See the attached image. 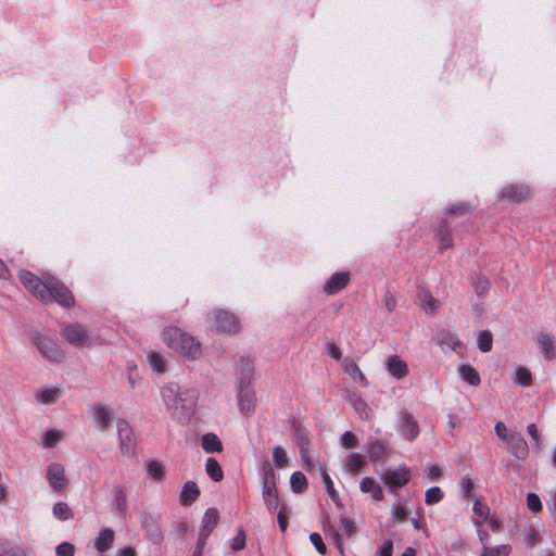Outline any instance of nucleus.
Wrapping results in <instances>:
<instances>
[{
  "label": "nucleus",
  "instance_id": "36",
  "mask_svg": "<svg viewBox=\"0 0 556 556\" xmlns=\"http://www.w3.org/2000/svg\"><path fill=\"white\" fill-rule=\"evenodd\" d=\"M477 343L481 352H490L493 344L492 333L489 330L479 331L477 336Z\"/></svg>",
  "mask_w": 556,
  "mask_h": 556
},
{
  "label": "nucleus",
  "instance_id": "38",
  "mask_svg": "<svg viewBox=\"0 0 556 556\" xmlns=\"http://www.w3.org/2000/svg\"><path fill=\"white\" fill-rule=\"evenodd\" d=\"M532 376L531 372L522 366L516 368L514 382L523 387L531 384Z\"/></svg>",
  "mask_w": 556,
  "mask_h": 556
},
{
  "label": "nucleus",
  "instance_id": "52",
  "mask_svg": "<svg viewBox=\"0 0 556 556\" xmlns=\"http://www.w3.org/2000/svg\"><path fill=\"white\" fill-rule=\"evenodd\" d=\"M309 540L312 544L316 547L317 552L321 555H325L327 553V547L323 542L321 536L318 533H312L309 535Z\"/></svg>",
  "mask_w": 556,
  "mask_h": 556
},
{
  "label": "nucleus",
  "instance_id": "13",
  "mask_svg": "<svg viewBox=\"0 0 556 556\" xmlns=\"http://www.w3.org/2000/svg\"><path fill=\"white\" fill-rule=\"evenodd\" d=\"M410 471L406 467H400L395 470H387L381 479L386 485L391 488H401L409 481Z\"/></svg>",
  "mask_w": 556,
  "mask_h": 556
},
{
  "label": "nucleus",
  "instance_id": "11",
  "mask_svg": "<svg viewBox=\"0 0 556 556\" xmlns=\"http://www.w3.org/2000/svg\"><path fill=\"white\" fill-rule=\"evenodd\" d=\"M218 523V511L215 508H208L203 518H202V526L199 532V542L198 546L199 548H202L210 536V534L213 532L215 527Z\"/></svg>",
  "mask_w": 556,
  "mask_h": 556
},
{
  "label": "nucleus",
  "instance_id": "22",
  "mask_svg": "<svg viewBox=\"0 0 556 556\" xmlns=\"http://www.w3.org/2000/svg\"><path fill=\"white\" fill-rule=\"evenodd\" d=\"M421 308L427 314H433L439 308V301L426 289H419L417 294Z\"/></svg>",
  "mask_w": 556,
  "mask_h": 556
},
{
  "label": "nucleus",
  "instance_id": "1",
  "mask_svg": "<svg viewBox=\"0 0 556 556\" xmlns=\"http://www.w3.org/2000/svg\"><path fill=\"white\" fill-rule=\"evenodd\" d=\"M161 395L173 419L185 424L194 415L199 399L195 388L169 382L162 388Z\"/></svg>",
  "mask_w": 556,
  "mask_h": 556
},
{
  "label": "nucleus",
  "instance_id": "9",
  "mask_svg": "<svg viewBox=\"0 0 556 556\" xmlns=\"http://www.w3.org/2000/svg\"><path fill=\"white\" fill-rule=\"evenodd\" d=\"M62 334L68 343L76 346H85L91 343V336L84 327L79 324H71L64 327Z\"/></svg>",
  "mask_w": 556,
  "mask_h": 556
},
{
  "label": "nucleus",
  "instance_id": "26",
  "mask_svg": "<svg viewBox=\"0 0 556 556\" xmlns=\"http://www.w3.org/2000/svg\"><path fill=\"white\" fill-rule=\"evenodd\" d=\"M114 542V531L112 529H103L96 539L94 547L99 553L110 549Z\"/></svg>",
  "mask_w": 556,
  "mask_h": 556
},
{
  "label": "nucleus",
  "instance_id": "24",
  "mask_svg": "<svg viewBox=\"0 0 556 556\" xmlns=\"http://www.w3.org/2000/svg\"><path fill=\"white\" fill-rule=\"evenodd\" d=\"M61 394L62 391L59 388H43L36 391L35 399L41 404L49 405L54 404Z\"/></svg>",
  "mask_w": 556,
  "mask_h": 556
},
{
  "label": "nucleus",
  "instance_id": "42",
  "mask_svg": "<svg viewBox=\"0 0 556 556\" xmlns=\"http://www.w3.org/2000/svg\"><path fill=\"white\" fill-rule=\"evenodd\" d=\"M443 498V492L439 486H432L425 493V503L427 505H433L439 503Z\"/></svg>",
  "mask_w": 556,
  "mask_h": 556
},
{
  "label": "nucleus",
  "instance_id": "2",
  "mask_svg": "<svg viewBox=\"0 0 556 556\" xmlns=\"http://www.w3.org/2000/svg\"><path fill=\"white\" fill-rule=\"evenodd\" d=\"M20 279L24 287L43 302L55 301L63 306L74 304L71 291L53 277H47L45 281L27 270L20 271Z\"/></svg>",
  "mask_w": 556,
  "mask_h": 556
},
{
  "label": "nucleus",
  "instance_id": "18",
  "mask_svg": "<svg viewBox=\"0 0 556 556\" xmlns=\"http://www.w3.org/2000/svg\"><path fill=\"white\" fill-rule=\"evenodd\" d=\"M435 342L443 349L456 351L462 348L460 340L451 331L442 329L435 336Z\"/></svg>",
  "mask_w": 556,
  "mask_h": 556
},
{
  "label": "nucleus",
  "instance_id": "63",
  "mask_svg": "<svg viewBox=\"0 0 556 556\" xmlns=\"http://www.w3.org/2000/svg\"><path fill=\"white\" fill-rule=\"evenodd\" d=\"M379 556H392V542L388 541L383 544L379 552Z\"/></svg>",
  "mask_w": 556,
  "mask_h": 556
},
{
  "label": "nucleus",
  "instance_id": "47",
  "mask_svg": "<svg viewBox=\"0 0 556 556\" xmlns=\"http://www.w3.org/2000/svg\"><path fill=\"white\" fill-rule=\"evenodd\" d=\"M340 443L345 448H353L357 446L358 440L353 432L345 431L340 438Z\"/></svg>",
  "mask_w": 556,
  "mask_h": 556
},
{
  "label": "nucleus",
  "instance_id": "45",
  "mask_svg": "<svg viewBox=\"0 0 556 556\" xmlns=\"http://www.w3.org/2000/svg\"><path fill=\"white\" fill-rule=\"evenodd\" d=\"M147 471L154 480H161L164 477L163 466L156 460H151L147 464Z\"/></svg>",
  "mask_w": 556,
  "mask_h": 556
},
{
  "label": "nucleus",
  "instance_id": "43",
  "mask_svg": "<svg viewBox=\"0 0 556 556\" xmlns=\"http://www.w3.org/2000/svg\"><path fill=\"white\" fill-rule=\"evenodd\" d=\"M142 527L146 528L147 532L151 538L160 539L161 533L156 526V522L152 516H144L142 519Z\"/></svg>",
  "mask_w": 556,
  "mask_h": 556
},
{
  "label": "nucleus",
  "instance_id": "23",
  "mask_svg": "<svg viewBox=\"0 0 556 556\" xmlns=\"http://www.w3.org/2000/svg\"><path fill=\"white\" fill-rule=\"evenodd\" d=\"M200 495V490L198 485L193 481H188L184 484L181 492H180V503L184 506H189L193 502L197 501V498Z\"/></svg>",
  "mask_w": 556,
  "mask_h": 556
},
{
  "label": "nucleus",
  "instance_id": "57",
  "mask_svg": "<svg viewBox=\"0 0 556 556\" xmlns=\"http://www.w3.org/2000/svg\"><path fill=\"white\" fill-rule=\"evenodd\" d=\"M473 511L477 516H479L482 520H486L489 508L482 505L478 500H475L473 503Z\"/></svg>",
  "mask_w": 556,
  "mask_h": 556
},
{
  "label": "nucleus",
  "instance_id": "34",
  "mask_svg": "<svg viewBox=\"0 0 556 556\" xmlns=\"http://www.w3.org/2000/svg\"><path fill=\"white\" fill-rule=\"evenodd\" d=\"M365 464L364 456L359 453L351 454L345 464V469L351 473H356Z\"/></svg>",
  "mask_w": 556,
  "mask_h": 556
},
{
  "label": "nucleus",
  "instance_id": "7",
  "mask_svg": "<svg viewBox=\"0 0 556 556\" xmlns=\"http://www.w3.org/2000/svg\"><path fill=\"white\" fill-rule=\"evenodd\" d=\"M46 478L53 492L60 493L64 491L68 484L65 468L60 463H51L47 467Z\"/></svg>",
  "mask_w": 556,
  "mask_h": 556
},
{
  "label": "nucleus",
  "instance_id": "46",
  "mask_svg": "<svg viewBox=\"0 0 556 556\" xmlns=\"http://www.w3.org/2000/svg\"><path fill=\"white\" fill-rule=\"evenodd\" d=\"M527 432L531 437L533 448L540 451L542 445V439L539 434V430L535 424H530L527 427Z\"/></svg>",
  "mask_w": 556,
  "mask_h": 556
},
{
  "label": "nucleus",
  "instance_id": "17",
  "mask_svg": "<svg viewBox=\"0 0 556 556\" xmlns=\"http://www.w3.org/2000/svg\"><path fill=\"white\" fill-rule=\"evenodd\" d=\"M502 198L514 201L521 202L530 195V189L528 186L523 185H511L502 190Z\"/></svg>",
  "mask_w": 556,
  "mask_h": 556
},
{
  "label": "nucleus",
  "instance_id": "55",
  "mask_svg": "<svg viewBox=\"0 0 556 556\" xmlns=\"http://www.w3.org/2000/svg\"><path fill=\"white\" fill-rule=\"evenodd\" d=\"M288 509L286 506H281L279 511H278V523H279V528L282 532L286 531L287 527H288Z\"/></svg>",
  "mask_w": 556,
  "mask_h": 556
},
{
  "label": "nucleus",
  "instance_id": "44",
  "mask_svg": "<svg viewBox=\"0 0 556 556\" xmlns=\"http://www.w3.org/2000/svg\"><path fill=\"white\" fill-rule=\"evenodd\" d=\"M273 460L276 467L283 468L288 464V456L286 451L281 446H275L273 448Z\"/></svg>",
  "mask_w": 556,
  "mask_h": 556
},
{
  "label": "nucleus",
  "instance_id": "64",
  "mask_svg": "<svg viewBox=\"0 0 556 556\" xmlns=\"http://www.w3.org/2000/svg\"><path fill=\"white\" fill-rule=\"evenodd\" d=\"M137 553L132 547H123L117 551L116 556H136Z\"/></svg>",
  "mask_w": 556,
  "mask_h": 556
},
{
  "label": "nucleus",
  "instance_id": "20",
  "mask_svg": "<svg viewBox=\"0 0 556 556\" xmlns=\"http://www.w3.org/2000/svg\"><path fill=\"white\" fill-rule=\"evenodd\" d=\"M387 370L394 378L401 379L407 375L408 367L406 362H404L397 355H392L387 359Z\"/></svg>",
  "mask_w": 556,
  "mask_h": 556
},
{
  "label": "nucleus",
  "instance_id": "19",
  "mask_svg": "<svg viewBox=\"0 0 556 556\" xmlns=\"http://www.w3.org/2000/svg\"><path fill=\"white\" fill-rule=\"evenodd\" d=\"M511 454L518 459H523L528 455V445L526 440L519 433H510L507 442Z\"/></svg>",
  "mask_w": 556,
  "mask_h": 556
},
{
  "label": "nucleus",
  "instance_id": "28",
  "mask_svg": "<svg viewBox=\"0 0 556 556\" xmlns=\"http://www.w3.org/2000/svg\"><path fill=\"white\" fill-rule=\"evenodd\" d=\"M201 445L206 453H220L223 444L218 437L214 433H205L202 435Z\"/></svg>",
  "mask_w": 556,
  "mask_h": 556
},
{
  "label": "nucleus",
  "instance_id": "25",
  "mask_svg": "<svg viewBox=\"0 0 556 556\" xmlns=\"http://www.w3.org/2000/svg\"><path fill=\"white\" fill-rule=\"evenodd\" d=\"M359 489L364 493H371V496L375 501L383 500V491L372 478H363L359 483Z\"/></svg>",
  "mask_w": 556,
  "mask_h": 556
},
{
  "label": "nucleus",
  "instance_id": "32",
  "mask_svg": "<svg viewBox=\"0 0 556 556\" xmlns=\"http://www.w3.org/2000/svg\"><path fill=\"white\" fill-rule=\"evenodd\" d=\"M205 470H206V473L210 476V478L215 482L220 481L224 477L220 465L213 457L207 458L206 465H205Z\"/></svg>",
  "mask_w": 556,
  "mask_h": 556
},
{
  "label": "nucleus",
  "instance_id": "5",
  "mask_svg": "<svg viewBox=\"0 0 556 556\" xmlns=\"http://www.w3.org/2000/svg\"><path fill=\"white\" fill-rule=\"evenodd\" d=\"M262 497L269 513H275L279 507V496L276 486L274 470L268 466L264 470L262 482Z\"/></svg>",
  "mask_w": 556,
  "mask_h": 556
},
{
  "label": "nucleus",
  "instance_id": "40",
  "mask_svg": "<svg viewBox=\"0 0 556 556\" xmlns=\"http://www.w3.org/2000/svg\"><path fill=\"white\" fill-rule=\"evenodd\" d=\"M148 359L153 371L157 374H163L165 371L166 366L163 356L155 352H151L148 355Z\"/></svg>",
  "mask_w": 556,
  "mask_h": 556
},
{
  "label": "nucleus",
  "instance_id": "4",
  "mask_svg": "<svg viewBox=\"0 0 556 556\" xmlns=\"http://www.w3.org/2000/svg\"><path fill=\"white\" fill-rule=\"evenodd\" d=\"M213 329L220 333L237 334L240 331L238 317L224 309H214L208 317Z\"/></svg>",
  "mask_w": 556,
  "mask_h": 556
},
{
  "label": "nucleus",
  "instance_id": "35",
  "mask_svg": "<svg viewBox=\"0 0 556 556\" xmlns=\"http://www.w3.org/2000/svg\"><path fill=\"white\" fill-rule=\"evenodd\" d=\"M290 485L293 492H303L307 486L306 477L301 471L293 472L290 478Z\"/></svg>",
  "mask_w": 556,
  "mask_h": 556
},
{
  "label": "nucleus",
  "instance_id": "39",
  "mask_svg": "<svg viewBox=\"0 0 556 556\" xmlns=\"http://www.w3.org/2000/svg\"><path fill=\"white\" fill-rule=\"evenodd\" d=\"M63 438V433L59 430L51 429L43 435L42 444L43 447L50 448L55 446Z\"/></svg>",
  "mask_w": 556,
  "mask_h": 556
},
{
  "label": "nucleus",
  "instance_id": "10",
  "mask_svg": "<svg viewBox=\"0 0 556 556\" xmlns=\"http://www.w3.org/2000/svg\"><path fill=\"white\" fill-rule=\"evenodd\" d=\"M397 430L408 442H413L419 435V426L412 414L401 413L397 416Z\"/></svg>",
  "mask_w": 556,
  "mask_h": 556
},
{
  "label": "nucleus",
  "instance_id": "54",
  "mask_svg": "<svg viewBox=\"0 0 556 556\" xmlns=\"http://www.w3.org/2000/svg\"><path fill=\"white\" fill-rule=\"evenodd\" d=\"M56 556H74V546L71 543L64 542L56 546Z\"/></svg>",
  "mask_w": 556,
  "mask_h": 556
},
{
  "label": "nucleus",
  "instance_id": "60",
  "mask_svg": "<svg viewBox=\"0 0 556 556\" xmlns=\"http://www.w3.org/2000/svg\"><path fill=\"white\" fill-rule=\"evenodd\" d=\"M324 482L326 484V489H327V493L328 495L333 500L336 501L338 498V493L336 492L334 488H333V483L330 479V477L325 473L324 475Z\"/></svg>",
  "mask_w": 556,
  "mask_h": 556
},
{
  "label": "nucleus",
  "instance_id": "12",
  "mask_svg": "<svg viewBox=\"0 0 556 556\" xmlns=\"http://www.w3.org/2000/svg\"><path fill=\"white\" fill-rule=\"evenodd\" d=\"M91 416L97 429L103 432L111 426L114 413L102 404H94L91 407Z\"/></svg>",
  "mask_w": 556,
  "mask_h": 556
},
{
  "label": "nucleus",
  "instance_id": "29",
  "mask_svg": "<svg viewBox=\"0 0 556 556\" xmlns=\"http://www.w3.org/2000/svg\"><path fill=\"white\" fill-rule=\"evenodd\" d=\"M114 506L121 516H124L127 510V495L124 489L119 485L113 488Z\"/></svg>",
  "mask_w": 556,
  "mask_h": 556
},
{
  "label": "nucleus",
  "instance_id": "16",
  "mask_svg": "<svg viewBox=\"0 0 556 556\" xmlns=\"http://www.w3.org/2000/svg\"><path fill=\"white\" fill-rule=\"evenodd\" d=\"M238 402L243 415H251L255 408V393L249 388H242L239 391Z\"/></svg>",
  "mask_w": 556,
  "mask_h": 556
},
{
  "label": "nucleus",
  "instance_id": "27",
  "mask_svg": "<svg viewBox=\"0 0 556 556\" xmlns=\"http://www.w3.org/2000/svg\"><path fill=\"white\" fill-rule=\"evenodd\" d=\"M457 371L460 378L470 386L477 387L480 384V375L471 365H460Z\"/></svg>",
  "mask_w": 556,
  "mask_h": 556
},
{
  "label": "nucleus",
  "instance_id": "30",
  "mask_svg": "<svg viewBox=\"0 0 556 556\" xmlns=\"http://www.w3.org/2000/svg\"><path fill=\"white\" fill-rule=\"evenodd\" d=\"M353 408L362 419H368L370 416V408L367 403L359 396L351 394L349 397Z\"/></svg>",
  "mask_w": 556,
  "mask_h": 556
},
{
  "label": "nucleus",
  "instance_id": "21",
  "mask_svg": "<svg viewBox=\"0 0 556 556\" xmlns=\"http://www.w3.org/2000/svg\"><path fill=\"white\" fill-rule=\"evenodd\" d=\"M538 346L546 359H554L556 357V349L554 339L548 333H539L536 338Z\"/></svg>",
  "mask_w": 556,
  "mask_h": 556
},
{
  "label": "nucleus",
  "instance_id": "62",
  "mask_svg": "<svg viewBox=\"0 0 556 556\" xmlns=\"http://www.w3.org/2000/svg\"><path fill=\"white\" fill-rule=\"evenodd\" d=\"M427 476L430 480H435L441 476V469L435 465L427 467Z\"/></svg>",
  "mask_w": 556,
  "mask_h": 556
},
{
  "label": "nucleus",
  "instance_id": "61",
  "mask_svg": "<svg viewBox=\"0 0 556 556\" xmlns=\"http://www.w3.org/2000/svg\"><path fill=\"white\" fill-rule=\"evenodd\" d=\"M383 301H384V307L388 312L391 313L395 309L396 299L392 293H390V292L386 293Z\"/></svg>",
  "mask_w": 556,
  "mask_h": 556
},
{
  "label": "nucleus",
  "instance_id": "53",
  "mask_svg": "<svg viewBox=\"0 0 556 556\" xmlns=\"http://www.w3.org/2000/svg\"><path fill=\"white\" fill-rule=\"evenodd\" d=\"M439 240H440L439 249L441 251L448 249L452 245V238L447 230L439 231Z\"/></svg>",
  "mask_w": 556,
  "mask_h": 556
},
{
  "label": "nucleus",
  "instance_id": "8",
  "mask_svg": "<svg viewBox=\"0 0 556 556\" xmlns=\"http://www.w3.org/2000/svg\"><path fill=\"white\" fill-rule=\"evenodd\" d=\"M116 429L121 452L127 456L132 455L135 452L136 441L130 425L125 419H118L116 422Z\"/></svg>",
  "mask_w": 556,
  "mask_h": 556
},
{
  "label": "nucleus",
  "instance_id": "48",
  "mask_svg": "<svg viewBox=\"0 0 556 556\" xmlns=\"http://www.w3.org/2000/svg\"><path fill=\"white\" fill-rule=\"evenodd\" d=\"M527 506L532 513H539L542 510L541 500L534 493H529L527 495Z\"/></svg>",
  "mask_w": 556,
  "mask_h": 556
},
{
  "label": "nucleus",
  "instance_id": "37",
  "mask_svg": "<svg viewBox=\"0 0 556 556\" xmlns=\"http://www.w3.org/2000/svg\"><path fill=\"white\" fill-rule=\"evenodd\" d=\"M510 553V546L508 544L490 547L484 545L480 556H508Z\"/></svg>",
  "mask_w": 556,
  "mask_h": 556
},
{
  "label": "nucleus",
  "instance_id": "50",
  "mask_svg": "<svg viewBox=\"0 0 556 556\" xmlns=\"http://www.w3.org/2000/svg\"><path fill=\"white\" fill-rule=\"evenodd\" d=\"M386 446L382 442H375L371 444L369 450V456L371 459H380L384 454Z\"/></svg>",
  "mask_w": 556,
  "mask_h": 556
},
{
  "label": "nucleus",
  "instance_id": "41",
  "mask_svg": "<svg viewBox=\"0 0 556 556\" xmlns=\"http://www.w3.org/2000/svg\"><path fill=\"white\" fill-rule=\"evenodd\" d=\"M459 488H460V492L463 493V495L466 498H471V500L475 498V494H473L475 481L472 478H470L469 476L462 477L460 481H459Z\"/></svg>",
  "mask_w": 556,
  "mask_h": 556
},
{
  "label": "nucleus",
  "instance_id": "3",
  "mask_svg": "<svg viewBox=\"0 0 556 556\" xmlns=\"http://www.w3.org/2000/svg\"><path fill=\"white\" fill-rule=\"evenodd\" d=\"M162 337L164 343L170 350L188 359L195 361L202 356L200 341L178 327H166L163 330Z\"/></svg>",
  "mask_w": 556,
  "mask_h": 556
},
{
  "label": "nucleus",
  "instance_id": "6",
  "mask_svg": "<svg viewBox=\"0 0 556 556\" xmlns=\"http://www.w3.org/2000/svg\"><path fill=\"white\" fill-rule=\"evenodd\" d=\"M33 343L37 346L40 354L49 361L59 362L64 356L63 351L59 345L53 340L42 336L41 333L33 336Z\"/></svg>",
  "mask_w": 556,
  "mask_h": 556
},
{
  "label": "nucleus",
  "instance_id": "33",
  "mask_svg": "<svg viewBox=\"0 0 556 556\" xmlns=\"http://www.w3.org/2000/svg\"><path fill=\"white\" fill-rule=\"evenodd\" d=\"M53 516L59 520H68L73 518V513L70 506L64 502H58L52 508Z\"/></svg>",
  "mask_w": 556,
  "mask_h": 556
},
{
  "label": "nucleus",
  "instance_id": "14",
  "mask_svg": "<svg viewBox=\"0 0 556 556\" xmlns=\"http://www.w3.org/2000/svg\"><path fill=\"white\" fill-rule=\"evenodd\" d=\"M342 368L346 375L351 377V379L358 383L361 387H368V380L359 366L351 358L345 357L342 359Z\"/></svg>",
  "mask_w": 556,
  "mask_h": 556
},
{
  "label": "nucleus",
  "instance_id": "51",
  "mask_svg": "<svg viewBox=\"0 0 556 556\" xmlns=\"http://www.w3.org/2000/svg\"><path fill=\"white\" fill-rule=\"evenodd\" d=\"M245 546V533L242 529H240L237 535L232 540L231 548L233 551H241Z\"/></svg>",
  "mask_w": 556,
  "mask_h": 556
},
{
  "label": "nucleus",
  "instance_id": "49",
  "mask_svg": "<svg viewBox=\"0 0 556 556\" xmlns=\"http://www.w3.org/2000/svg\"><path fill=\"white\" fill-rule=\"evenodd\" d=\"M340 528L348 538H351L356 533L355 525L349 518L344 517L340 519Z\"/></svg>",
  "mask_w": 556,
  "mask_h": 556
},
{
  "label": "nucleus",
  "instance_id": "59",
  "mask_svg": "<svg viewBox=\"0 0 556 556\" xmlns=\"http://www.w3.org/2000/svg\"><path fill=\"white\" fill-rule=\"evenodd\" d=\"M326 349H327L328 354H329L332 358H334V359H337V361H340V359H341V357H342L341 350H340V349H339L334 343H332V342H328V343L326 344Z\"/></svg>",
  "mask_w": 556,
  "mask_h": 556
},
{
  "label": "nucleus",
  "instance_id": "15",
  "mask_svg": "<svg viewBox=\"0 0 556 556\" xmlns=\"http://www.w3.org/2000/svg\"><path fill=\"white\" fill-rule=\"evenodd\" d=\"M350 274L348 271H339L331 275L324 286V290L328 294H334L341 291L349 282Z\"/></svg>",
  "mask_w": 556,
  "mask_h": 556
},
{
  "label": "nucleus",
  "instance_id": "58",
  "mask_svg": "<svg viewBox=\"0 0 556 556\" xmlns=\"http://www.w3.org/2000/svg\"><path fill=\"white\" fill-rule=\"evenodd\" d=\"M495 433L501 440L508 442L509 434L507 432V428L504 422H502V421L496 422Z\"/></svg>",
  "mask_w": 556,
  "mask_h": 556
},
{
  "label": "nucleus",
  "instance_id": "31",
  "mask_svg": "<svg viewBox=\"0 0 556 556\" xmlns=\"http://www.w3.org/2000/svg\"><path fill=\"white\" fill-rule=\"evenodd\" d=\"M0 556H26L25 552L18 545L10 541L0 539Z\"/></svg>",
  "mask_w": 556,
  "mask_h": 556
},
{
  "label": "nucleus",
  "instance_id": "56",
  "mask_svg": "<svg viewBox=\"0 0 556 556\" xmlns=\"http://www.w3.org/2000/svg\"><path fill=\"white\" fill-rule=\"evenodd\" d=\"M391 515L394 521L401 522L406 517V510L401 505H394L391 509Z\"/></svg>",
  "mask_w": 556,
  "mask_h": 556
}]
</instances>
